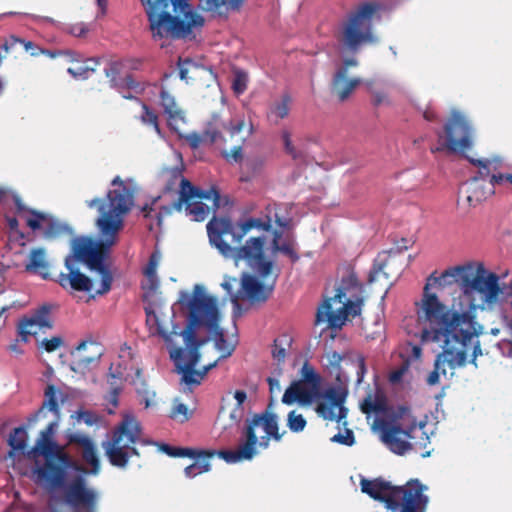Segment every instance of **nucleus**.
<instances>
[{"label": "nucleus", "instance_id": "nucleus-60", "mask_svg": "<svg viewBox=\"0 0 512 512\" xmlns=\"http://www.w3.org/2000/svg\"><path fill=\"white\" fill-rule=\"evenodd\" d=\"M178 416H182V421H187L190 418L189 410L183 403L176 404L172 409L171 417L177 418Z\"/></svg>", "mask_w": 512, "mask_h": 512}, {"label": "nucleus", "instance_id": "nucleus-25", "mask_svg": "<svg viewBox=\"0 0 512 512\" xmlns=\"http://www.w3.org/2000/svg\"><path fill=\"white\" fill-rule=\"evenodd\" d=\"M244 3L245 0H199V7L213 17L226 19L229 13L239 12Z\"/></svg>", "mask_w": 512, "mask_h": 512}, {"label": "nucleus", "instance_id": "nucleus-46", "mask_svg": "<svg viewBox=\"0 0 512 512\" xmlns=\"http://www.w3.org/2000/svg\"><path fill=\"white\" fill-rule=\"evenodd\" d=\"M196 461L187 466L184 469V474L187 478H194L197 475H200L202 473L208 472L211 468V465L209 463V459H203V458H195Z\"/></svg>", "mask_w": 512, "mask_h": 512}, {"label": "nucleus", "instance_id": "nucleus-8", "mask_svg": "<svg viewBox=\"0 0 512 512\" xmlns=\"http://www.w3.org/2000/svg\"><path fill=\"white\" fill-rule=\"evenodd\" d=\"M363 493L385 504L391 512H425L428 497L424 495L426 486L418 479H411L405 485L394 486L381 478L362 479Z\"/></svg>", "mask_w": 512, "mask_h": 512}, {"label": "nucleus", "instance_id": "nucleus-10", "mask_svg": "<svg viewBox=\"0 0 512 512\" xmlns=\"http://www.w3.org/2000/svg\"><path fill=\"white\" fill-rule=\"evenodd\" d=\"M379 9L380 5L376 2H364L347 15L335 34L342 52L356 54L363 46L377 42L373 18Z\"/></svg>", "mask_w": 512, "mask_h": 512}, {"label": "nucleus", "instance_id": "nucleus-21", "mask_svg": "<svg viewBox=\"0 0 512 512\" xmlns=\"http://www.w3.org/2000/svg\"><path fill=\"white\" fill-rule=\"evenodd\" d=\"M64 395L60 389L54 385L49 384L44 391V401L41 407L31 414L27 420L30 423L36 422L40 418L46 417L47 411L54 414L55 418L60 419V406L59 400L64 401Z\"/></svg>", "mask_w": 512, "mask_h": 512}, {"label": "nucleus", "instance_id": "nucleus-42", "mask_svg": "<svg viewBox=\"0 0 512 512\" xmlns=\"http://www.w3.org/2000/svg\"><path fill=\"white\" fill-rule=\"evenodd\" d=\"M299 381H304L309 387L314 388L317 392L319 391L321 378L308 362H305L301 368V379Z\"/></svg>", "mask_w": 512, "mask_h": 512}, {"label": "nucleus", "instance_id": "nucleus-30", "mask_svg": "<svg viewBox=\"0 0 512 512\" xmlns=\"http://www.w3.org/2000/svg\"><path fill=\"white\" fill-rule=\"evenodd\" d=\"M160 451L164 452L170 457H189V458H203L210 459L215 455H218V451L215 450H202L187 447H176L166 443H162L159 446Z\"/></svg>", "mask_w": 512, "mask_h": 512}, {"label": "nucleus", "instance_id": "nucleus-23", "mask_svg": "<svg viewBox=\"0 0 512 512\" xmlns=\"http://www.w3.org/2000/svg\"><path fill=\"white\" fill-rule=\"evenodd\" d=\"M318 395V392L311 388L304 381H293L285 390L282 396V402L286 405H292L298 402L303 405L310 404Z\"/></svg>", "mask_w": 512, "mask_h": 512}, {"label": "nucleus", "instance_id": "nucleus-24", "mask_svg": "<svg viewBox=\"0 0 512 512\" xmlns=\"http://www.w3.org/2000/svg\"><path fill=\"white\" fill-rule=\"evenodd\" d=\"M59 420L60 419L55 418L53 422H51L44 430L41 431L40 438L29 453H38L44 456L46 460H53L52 457L55 456L58 460V445L52 440L51 437L58 427ZM60 454L61 453H59V455Z\"/></svg>", "mask_w": 512, "mask_h": 512}, {"label": "nucleus", "instance_id": "nucleus-64", "mask_svg": "<svg viewBox=\"0 0 512 512\" xmlns=\"http://www.w3.org/2000/svg\"><path fill=\"white\" fill-rule=\"evenodd\" d=\"M407 370V367L406 366H402L396 370H393L390 374H389V381L392 383V384H396V383H399L402 378H403V375L404 373L406 372Z\"/></svg>", "mask_w": 512, "mask_h": 512}, {"label": "nucleus", "instance_id": "nucleus-62", "mask_svg": "<svg viewBox=\"0 0 512 512\" xmlns=\"http://www.w3.org/2000/svg\"><path fill=\"white\" fill-rule=\"evenodd\" d=\"M503 321H504L505 327L509 330L510 338L504 339L502 341V345H507L508 353L510 355H512V316L511 317L504 316Z\"/></svg>", "mask_w": 512, "mask_h": 512}, {"label": "nucleus", "instance_id": "nucleus-37", "mask_svg": "<svg viewBox=\"0 0 512 512\" xmlns=\"http://www.w3.org/2000/svg\"><path fill=\"white\" fill-rule=\"evenodd\" d=\"M360 288L361 286L358 282L357 276L351 273L342 278L341 285L337 289L336 294L328 300H332L333 303H342V299H346V291L351 289L360 290Z\"/></svg>", "mask_w": 512, "mask_h": 512}, {"label": "nucleus", "instance_id": "nucleus-29", "mask_svg": "<svg viewBox=\"0 0 512 512\" xmlns=\"http://www.w3.org/2000/svg\"><path fill=\"white\" fill-rule=\"evenodd\" d=\"M160 106L168 117V124L175 127L179 122H184V112L178 107L175 97L162 85L160 90Z\"/></svg>", "mask_w": 512, "mask_h": 512}, {"label": "nucleus", "instance_id": "nucleus-52", "mask_svg": "<svg viewBox=\"0 0 512 512\" xmlns=\"http://www.w3.org/2000/svg\"><path fill=\"white\" fill-rule=\"evenodd\" d=\"M331 441L346 446H352L355 443V436L352 430L346 429L345 434L337 433L331 438Z\"/></svg>", "mask_w": 512, "mask_h": 512}, {"label": "nucleus", "instance_id": "nucleus-9", "mask_svg": "<svg viewBox=\"0 0 512 512\" xmlns=\"http://www.w3.org/2000/svg\"><path fill=\"white\" fill-rule=\"evenodd\" d=\"M285 431L280 433L278 417L272 412L254 414L247 419L244 431L245 441L235 450H220L218 456L227 463H237L244 460H251L257 454V445L266 449L269 446L270 438L280 441Z\"/></svg>", "mask_w": 512, "mask_h": 512}, {"label": "nucleus", "instance_id": "nucleus-27", "mask_svg": "<svg viewBox=\"0 0 512 512\" xmlns=\"http://www.w3.org/2000/svg\"><path fill=\"white\" fill-rule=\"evenodd\" d=\"M360 83L361 80L359 78L348 79L345 68H339L333 76L331 90L338 97L339 101L343 102L350 97Z\"/></svg>", "mask_w": 512, "mask_h": 512}, {"label": "nucleus", "instance_id": "nucleus-34", "mask_svg": "<svg viewBox=\"0 0 512 512\" xmlns=\"http://www.w3.org/2000/svg\"><path fill=\"white\" fill-rule=\"evenodd\" d=\"M27 438L28 435L24 426L14 428L8 439L11 448L9 455L13 456L16 452L25 453Z\"/></svg>", "mask_w": 512, "mask_h": 512}, {"label": "nucleus", "instance_id": "nucleus-53", "mask_svg": "<svg viewBox=\"0 0 512 512\" xmlns=\"http://www.w3.org/2000/svg\"><path fill=\"white\" fill-rule=\"evenodd\" d=\"M370 93L372 95L373 106L390 105L388 94L385 91L370 88Z\"/></svg>", "mask_w": 512, "mask_h": 512}, {"label": "nucleus", "instance_id": "nucleus-54", "mask_svg": "<svg viewBox=\"0 0 512 512\" xmlns=\"http://www.w3.org/2000/svg\"><path fill=\"white\" fill-rule=\"evenodd\" d=\"M45 55L49 56L50 58H56L58 56H65L67 57L68 61H78V54L72 50H43L42 51Z\"/></svg>", "mask_w": 512, "mask_h": 512}, {"label": "nucleus", "instance_id": "nucleus-33", "mask_svg": "<svg viewBox=\"0 0 512 512\" xmlns=\"http://www.w3.org/2000/svg\"><path fill=\"white\" fill-rule=\"evenodd\" d=\"M360 409L366 415L384 413L387 410L386 398L381 393H368L362 400Z\"/></svg>", "mask_w": 512, "mask_h": 512}, {"label": "nucleus", "instance_id": "nucleus-39", "mask_svg": "<svg viewBox=\"0 0 512 512\" xmlns=\"http://www.w3.org/2000/svg\"><path fill=\"white\" fill-rule=\"evenodd\" d=\"M291 102V96L288 93H284L279 101L274 102L270 106L269 116L275 117L276 120L286 118L289 115Z\"/></svg>", "mask_w": 512, "mask_h": 512}, {"label": "nucleus", "instance_id": "nucleus-45", "mask_svg": "<svg viewBox=\"0 0 512 512\" xmlns=\"http://www.w3.org/2000/svg\"><path fill=\"white\" fill-rule=\"evenodd\" d=\"M177 67L179 70V78L186 83L191 78L189 74L199 68V65L191 58H178Z\"/></svg>", "mask_w": 512, "mask_h": 512}, {"label": "nucleus", "instance_id": "nucleus-59", "mask_svg": "<svg viewBox=\"0 0 512 512\" xmlns=\"http://www.w3.org/2000/svg\"><path fill=\"white\" fill-rule=\"evenodd\" d=\"M75 415L77 422H84L87 425L96 423V414L91 411L78 410Z\"/></svg>", "mask_w": 512, "mask_h": 512}, {"label": "nucleus", "instance_id": "nucleus-31", "mask_svg": "<svg viewBox=\"0 0 512 512\" xmlns=\"http://www.w3.org/2000/svg\"><path fill=\"white\" fill-rule=\"evenodd\" d=\"M66 439L70 444H78L84 447V458L91 466V473H96V451L93 441L86 435L68 433Z\"/></svg>", "mask_w": 512, "mask_h": 512}, {"label": "nucleus", "instance_id": "nucleus-40", "mask_svg": "<svg viewBox=\"0 0 512 512\" xmlns=\"http://www.w3.org/2000/svg\"><path fill=\"white\" fill-rule=\"evenodd\" d=\"M133 385L135 387L137 394L142 398V401L145 403V407H148L150 405V401L155 396V393L148 388V385L143 378L141 369L136 370Z\"/></svg>", "mask_w": 512, "mask_h": 512}, {"label": "nucleus", "instance_id": "nucleus-18", "mask_svg": "<svg viewBox=\"0 0 512 512\" xmlns=\"http://www.w3.org/2000/svg\"><path fill=\"white\" fill-rule=\"evenodd\" d=\"M19 211L26 210L32 217L27 218L26 224L32 231L42 229V236L46 240H54L64 234L73 235L74 231L70 225L61 222L51 214H45L35 209H26L20 200L16 201Z\"/></svg>", "mask_w": 512, "mask_h": 512}, {"label": "nucleus", "instance_id": "nucleus-7", "mask_svg": "<svg viewBox=\"0 0 512 512\" xmlns=\"http://www.w3.org/2000/svg\"><path fill=\"white\" fill-rule=\"evenodd\" d=\"M112 188L98 205V257L109 255L110 249L118 240L124 227V219L134 206L135 188L116 176Z\"/></svg>", "mask_w": 512, "mask_h": 512}, {"label": "nucleus", "instance_id": "nucleus-43", "mask_svg": "<svg viewBox=\"0 0 512 512\" xmlns=\"http://www.w3.org/2000/svg\"><path fill=\"white\" fill-rule=\"evenodd\" d=\"M73 355V360L70 363V369L76 373L86 376L91 371V366L94 363L93 357H81L80 355Z\"/></svg>", "mask_w": 512, "mask_h": 512}, {"label": "nucleus", "instance_id": "nucleus-51", "mask_svg": "<svg viewBox=\"0 0 512 512\" xmlns=\"http://www.w3.org/2000/svg\"><path fill=\"white\" fill-rule=\"evenodd\" d=\"M95 69L87 65L70 67L67 72L75 79L85 80L94 74Z\"/></svg>", "mask_w": 512, "mask_h": 512}, {"label": "nucleus", "instance_id": "nucleus-57", "mask_svg": "<svg viewBox=\"0 0 512 512\" xmlns=\"http://www.w3.org/2000/svg\"><path fill=\"white\" fill-rule=\"evenodd\" d=\"M63 31H65L68 34H71L75 37H82L88 31V28L84 23H77V24L66 25L63 28Z\"/></svg>", "mask_w": 512, "mask_h": 512}, {"label": "nucleus", "instance_id": "nucleus-13", "mask_svg": "<svg viewBox=\"0 0 512 512\" xmlns=\"http://www.w3.org/2000/svg\"><path fill=\"white\" fill-rule=\"evenodd\" d=\"M203 200L212 202V209L215 211L220 207V194L217 189L211 187L208 190H203L194 186L186 178L181 179L179 197L169 207H164L166 213H171L173 210L181 211L185 205V210L194 221H204L211 208L203 203Z\"/></svg>", "mask_w": 512, "mask_h": 512}, {"label": "nucleus", "instance_id": "nucleus-41", "mask_svg": "<svg viewBox=\"0 0 512 512\" xmlns=\"http://www.w3.org/2000/svg\"><path fill=\"white\" fill-rule=\"evenodd\" d=\"M253 134V125L250 123L247 131V135L240 138L239 143L234 146L231 150H222L221 154L228 162L239 163L243 160L242 147L248 136Z\"/></svg>", "mask_w": 512, "mask_h": 512}, {"label": "nucleus", "instance_id": "nucleus-6", "mask_svg": "<svg viewBox=\"0 0 512 512\" xmlns=\"http://www.w3.org/2000/svg\"><path fill=\"white\" fill-rule=\"evenodd\" d=\"M154 40L195 38L193 30L205 20L188 0H140Z\"/></svg>", "mask_w": 512, "mask_h": 512}, {"label": "nucleus", "instance_id": "nucleus-38", "mask_svg": "<svg viewBox=\"0 0 512 512\" xmlns=\"http://www.w3.org/2000/svg\"><path fill=\"white\" fill-rule=\"evenodd\" d=\"M160 260H161V253L158 250H155L150 255L148 263L143 270L144 275L148 278V280L150 282L151 290H155L158 286V279H157L156 271H157V267L159 265Z\"/></svg>", "mask_w": 512, "mask_h": 512}, {"label": "nucleus", "instance_id": "nucleus-3", "mask_svg": "<svg viewBox=\"0 0 512 512\" xmlns=\"http://www.w3.org/2000/svg\"><path fill=\"white\" fill-rule=\"evenodd\" d=\"M271 219L247 218L237 225L229 217L213 216L207 223V233L210 243L225 257H233L236 261L244 260L255 269L260 276L266 277L271 273L272 262L265 259L263 237H252L245 245L237 247L243 237L253 229L269 231Z\"/></svg>", "mask_w": 512, "mask_h": 512}, {"label": "nucleus", "instance_id": "nucleus-35", "mask_svg": "<svg viewBox=\"0 0 512 512\" xmlns=\"http://www.w3.org/2000/svg\"><path fill=\"white\" fill-rule=\"evenodd\" d=\"M188 142L192 148H198L203 141H209L210 143H217L220 140H224L222 134L214 127L209 126L203 135L193 133L187 137Z\"/></svg>", "mask_w": 512, "mask_h": 512}, {"label": "nucleus", "instance_id": "nucleus-15", "mask_svg": "<svg viewBox=\"0 0 512 512\" xmlns=\"http://www.w3.org/2000/svg\"><path fill=\"white\" fill-rule=\"evenodd\" d=\"M381 440L395 454L404 455L412 449L409 439L415 438L416 432H422L415 421L406 417L384 420L379 425Z\"/></svg>", "mask_w": 512, "mask_h": 512}, {"label": "nucleus", "instance_id": "nucleus-20", "mask_svg": "<svg viewBox=\"0 0 512 512\" xmlns=\"http://www.w3.org/2000/svg\"><path fill=\"white\" fill-rule=\"evenodd\" d=\"M125 368L119 363L116 366L112 363L107 375L108 391L103 396L104 411L114 414L119 405V396L123 390Z\"/></svg>", "mask_w": 512, "mask_h": 512}, {"label": "nucleus", "instance_id": "nucleus-11", "mask_svg": "<svg viewBox=\"0 0 512 512\" xmlns=\"http://www.w3.org/2000/svg\"><path fill=\"white\" fill-rule=\"evenodd\" d=\"M70 247L71 251L64 260L68 273H61L58 276V283L66 290L90 292L93 280L80 271V265L90 271H96V239L76 236L71 240Z\"/></svg>", "mask_w": 512, "mask_h": 512}, {"label": "nucleus", "instance_id": "nucleus-47", "mask_svg": "<svg viewBox=\"0 0 512 512\" xmlns=\"http://www.w3.org/2000/svg\"><path fill=\"white\" fill-rule=\"evenodd\" d=\"M136 100L140 102L142 106L143 112L141 114V121L146 125L152 126L157 133H160L158 115L146 103L140 101L138 97Z\"/></svg>", "mask_w": 512, "mask_h": 512}, {"label": "nucleus", "instance_id": "nucleus-19", "mask_svg": "<svg viewBox=\"0 0 512 512\" xmlns=\"http://www.w3.org/2000/svg\"><path fill=\"white\" fill-rule=\"evenodd\" d=\"M344 394L335 388H329L323 394L322 401L316 405V413L325 420L341 421L346 418L347 409L343 406Z\"/></svg>", "mask_w": 512, "mask_h": 512}, {"label": "nucleus", "instance_id": "nucleus-58", "mask_svg": "<svg viewBox=\"0 0 512 512\" xmlns=\"http://www.w3.org/2000/svg\"><path fill=\"white\" fill-rule=\"evenodd\" d=\"M504 180L508 181L512 185V174H493L490 177V187L488 193H494L493 188L497 184H501Z\"/></svg>", "mask_w": 512, "mask_h": 512}, {"label": "nucleus", "instance_id": "nucleus-26", "mask_svg": "<svg viewBox=\"0 0 512 512\" xmlns=\"http://www.w3.org/2000/svg\"><path fill=\"white\" fill-rule=\"evenodd\" d=\"M241 287L251 302H265L271 295L273 287L266 286L255 276L243 274Z\"/></svg>", "mask_w": 512, "mask_h": 512}, {"label": "nucleus", "instance_id": "nucleus-17", "mask_svg": "<svg viewBox=\"0 0 512 512\" xmlns=\"http://www.w3.org/2000/svg\"><path fill=\"white\" fill-rule=\"evenodd\" d=\"M446 147L451 152L464 153L473 146L474 131L466 117L453 111L446 123Z\"/></svg>", "mask_w": 512, "mask_h": 512}, {"label": "nucleus", "instance_id": "nucleus-16", "mask_svg": "<svg viewBox=\"0 0 512 512\" xmlns=\"http://www.w3.org/2000/svg\"><path fill=\"white\" fill-rule=\"evenodd\" d=\"M362 304V298H357L354 301L346 298L342 299V303L325 300L318 308L316 323H327L330 328H341L346 320L360 315Z\"/></svg>", "mask_w": 512, "mask_h": 512}, {"label": "nucleus", "instance_id": "nucleus-44", "mask_svg": "<svg viewBox=\"0 0 512 512\" xmlns=\"http://www.w3.org/2000/svg\"><path fill=\"white\" fill-rule=\"evenodd\" d=\"M47 267V263L44 260V250L41 248L32 250L30 262L26 265V270L42 274L41 269H47Z\"/></svg>", "mask_w": 512, "mask_h": 512}, {"label": "nucleus", "instance_id": "nucleus-49", "mask_svg": "<svg viewBox=\"0 0 512 512\" xmlns=\"http://www.w3.org/2000/svg\"><path fill=\"white\" fill-rule=\"evenodd\" d=\"M280 238V234L278 232H275L274 239L272 242L273 249L275 251H280L286 256H288L292 262H297L299 260V255L294 250L291 244L289 243H282L280 244L278 239Z\"/></svg>", "mask_w": 512, "mask_h": 512}, {"label": "nucleus", "instance_id": "nucleus-55", "mask_svg": "<svg viewBox=\"0 0 512 512\" xmlns=\"http://www.w3.org/2000/svg\"><path fill=\"white\" fill-rule=\"evenodd\" d=\"M245 127L244 119H232L227 125H224V129L230 134L231 137L241 133Z\"/></svg>", "mask_w": 512, "mask_h": 512}, {"label": "nucleus", "instance_id": "nucleus-63", "mask_svg": "<svg viewBox=\"0 0 512 512\" xmlns=\"http://www.w3.org/2000/svg\"><path fill=\"white\" fill-rule=\"evenodd\" d=\"M272 356L279 363L284 362L285 357H286V350H285V348L279 346L277 339L274 341V346L272 349Z\"/></svg>", "mask_w": 512, "mask_h": 512}, {"label": "nucleus", "instance_id": "nucleus-50", "mask_svg": "<svg viewBox=\"0 0 512 512\" xmlns=\"http://www.w3.org/2000/svg\"><path fill=\"white\" fill-rule=\"evenodd\" d=\"M248 74L243 70H235L233 73L232 89L237 94H243L247 89Z\"/></svg>", "mask_w": 512, "mask_h": 512}, {"label": "nucleus", "instance_id": "nucleus-22", "mask_svg": "<svg viewBox=\"0 0 512 512\" xmlns=\"http://www.w3.org/2000/svg\"><path fill=\"white\" fill-rule=\"evenodd\" d=\"M468 160L475 166L479 168L478 175L474 176L471 179V188L470 193L467 196V201L470 205H476L477 203L481 202L482 200L486 199L488 191H485L478 185V181L480 179H485L489 177L490 175V164L491 162L489 160H480V159H474L467 157Z\"/></svg>", "mask_w": 512, "mask_h": 512}, {"label": "nucleus", "instance_id": "nucleus-48", "mask_svg": "<svg viewBox=\"0 0 512 512\" xmlns=\"http://www.w3.org/2000/svg\"><path fill=\"white\" fill-rule=\"evenodd\" d=\"M307 425L306 419L302 414H298L295 410H292L287 415V426L290 431L294 433L302 432Z\"/></svg>", "mask_w": 512, "mask_h": 512}, {"label": "nucleus", "instance_id": "nucleus-12", "mask_svg": "<svg viewBox=\"0 0 512 512\" xmlns=\"http://www.w3.org/2000/svg\"><path fill=\"white\" fill-rule=\"evenodd\" d=\"M140 437L139 421L133 414H124L121 422L114 428L111 439L103 443L109 462L115 467L124 468L132 456L139 455L134 445Z\"/></svg>", "mask_w": 512, "mask_h": 512}, {"label": "nucleus", "instance_id": "nucleus-1", "mask_svg": "<svg viewBox=\"0 0 512 512\" xmlns=\"http://www.w3.org/2000/svg\"><path fill=\"white\" fill-rule=\"evenodd\" d=\"M512 285L499 284V276L481 262H467L428 278L417 309L424 328H477V309L510 303Z\"/></svg>", "mask_w": 512, "mask_h": 512}, {"label": "nucleus", "instance_id": "nucleus-4", "mask_svg": "<svg viewBox=\"0 0 512 512\" xmlns=\"http://www.w3.org/2000/svg\"><path fill=\"white\" fill-rule=\"evenodd\" d=\"M86 474L87 471L66 454L58 455V462L47 459L33 470L36 483L52 492L58 491L50 497L52 512H57L56 504H64L72 512H91L95 494L87 488Z\"/></svg>", "mask_w": 512, "mask_h": 512}, {"label": "nucleus", "instance_id": "nucleus-36", "mask_svg": "<svg viewBox=\"0 0 512 512\" xmlns=\"http://www.w3.org/2000/svg\"><path fill=\"white\" fill-rule=\"evenodd\" d=\"M108 256L101 255L100 265L98 264V275L100 276V287L98 288V295L106 294L110 291L113 282V276L109 266L106 264Z\"/></svg>", "mask_w": 512, "mask_h": 512}, {"label": "nucleus", "instance_id": "nucleus-2", "mask_svg": "<svg viewBox=\"0 0 512 512\" xmlns=\"http://www.w3.org/2000/svg\"><path fill=\"white\" fill-rule=\"evenodd\" d=\"M186 300L189 317L181 332L185 348L172 349L170 357L185 384L199 385L221 358L233 353L235 346L225 339L219 328L220 312L216 297L205 294L203 288L196 285L191 298L188 293H182L180 302Z\"/></svg>", "mask_w": 512, "mask_h": 512}, {"label": "nucleus", "instance_id": "nucleus-14", "mask_svg": "<svg viewBox=\"0 0 512 512\" xmlns=\"http://www.w3.org/2000/svg\"><path fill=\"white\" fill-rule=\"evenodd\" d=\"M140 65V60L124 59L112 61L104 69L111 86L125 99H137V95H142L147 87H158L157 83L139 81L134 77L132 71L137 70Z\"/></svg>", "mask_w": 512, "mask_h": 512}, {"label": "nucleus", "instance_id": "nucleus-28", "mask_svg": "<svg viewBox=\"0 0 512 512\" xmlns=\"http://www.w3.org/2000/svg\"><path fill=\"white\" fill-rule=\"evenodd\" d=\"M403 244L397 245L395 248H391L387 252H383L379 254L375 259L373 268L369 272L368 281L369 283H375L384 278L386 280L389 279L388 273L385 271V267L388 265V258H391L393 255L397 253H401L403 250L408 249L407 241L402 239Z\"/></svg>", "mask_w": 512, "mask_h": 512}, {"label": "nucleus", "instance_id": "nucleus-61", "mask_svg": "<svg viewBox=\"0 0 512 512\" xmlns=\"http://www.w3.org/2000/svg\"><path fill=\"white\" fill-rule=\"evenodd\" d=\"M357 362V379L356 384L359 385L362 383L364 376L367 372L366 364H365V358L362 355H359L356 359Z\"/></svg>", "mask_w": 512, "mask_h": 512}, {"label": "nucleus", "instance_id": "nucleus-5", "mask_svg": "<svg viewBox=\"0 0 512 512\" xmlns=\"http://www.w3.org/2000/svg\"><path fill=\"white\" fill-rule=\"evenodd\" d=\"M482 332L483 327L423 328L424 341L443 342L442 351L436 356L434 369L427 376V384L437 385L440 382V374L446 376L447 370H450L452 376L455 369L466 366L470 351V363L477 367L476 360L483 354L478 339Z\"/></svg>", "mask_w": 512, "mask_h": 512}, {"label": "nucleus", "instance_id": "nucleus-56", "mask_svg": "<svg viewBox=\"0 0 512 512\" xmlns=\"http://www.w3.org/2000/svg\"><path fill=\"white\" fill-rule=\"evenodd\" d=\"M64 344V340L61 336H53L50 339H43L41 342L42 347L45 351L51 353Z\"/></svg>", "mask_w": 512, "mask_h": 512}, {"label": "nucleus", "instance_id": "nucleus-32", "mask_svg": "<svg viewBox=\"0 0 512 512\" xmlns=\"http://www.w3.org/2000/svg\"><path fill=\"white\" fill-rule=\"evenodd\" d=\"M52 306L50 304H43L37 308L30 317L23 320L24 326H38L40 328L51 329L53 323L50 319Z\"/></svg>", "mask_w": 512, "mask_h": 512}]
</instances>
